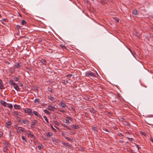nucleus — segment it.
I'll list each match as a JSON object with an SVG mask.
<instances>
[{
    "label": "nucleus",
    "mask_w": 153,
    "mask_h": 153,
    "mask_svg": "<svg viewBox=\"0 0 153 153\" xmlns=\"http://www.w3.org/2000/svg\"><path fill=\"white\" fill-rule=\"evenodd\" d=\"M23 122L24 124L27 125L28 124V123L29 122L26 119L24 120H23Z\"/></svg>",
    "instance_id": "obj_22"
},
{
    "label": "nucleus",
    "mask_w": 153,
    "mask_h": 153,
    "mask_svg": "<svg viewBox=\"0 0 153 153\" xmlns=\"http://www.w3.org/2000/svg\"><path fill=\"white\" fill-rule=\"evenodd\" d=\"M43 117H44V119L45 120L46 122H47V123H49V121L48 120V119H47V117L46 116H44Z\"/></svg>",
    "instance_id": "obj_31"
},
{
    "label": "nucleus",
    "mask_w": 153,
    "mask_h": 153,
    "mask_svg": "<svg viewBox=\"0 0 153 153\" xmlns=\"http://www.w3.org/2000/svg\"><path fill=\"white\" fill-rule=\"evenodd\" d=\"M59 111H60L61 112H65V111H64L62 110H60Z\"/></svg>",
    "instance_id": "obj_64"
},
{
    "label": "nucleus",
    "mask_w": 153,
    "mask_h": 153,
    "mask_svg": "<svg viewBox=\"0 0 153 153\" xmlns=\"http://www.w3.org/2000/svg\"><path fill=\"white\" fill-rule=\"evenodd\" d=\"M3 150L4 152H7H7V151L8 150V148L7 147H4V148L3 149Z\"/></svg>",
    "instance_id": "obj_25"
},
{
    "label": "nucleus",
    "mask_w": 153,
    "mask_h": 153,
    "mask_svg": "<svg viewBox=\"0 0 153 153\" xmlns=\"http://www.w3.org/2000/svg\"><path fill=\"white\" fill-rule=\"evenodd\" d=\"M86 76H91L92 77H96V74L94 72H91V71H88L86 73Z\"/></svg>",
    "instance_id": "obj_1"
},
{
    "label": "nucleus",
    "mask_w": 153,
    "mask_h": 153,
    "mask_svg": "<svg viewBox=\"0 0 153 153\" xmlns=\"http://www.w3.org/2000/svg\"><path fill=\"white\" fill-rule=\"evenodd\" d=\"M34 102L35 103H39V99H36L35 100Z\"/></svg>",
    "instance_id": "obj_35"
},
{
    "label": "nucleus",
    "mask_w": 153,
    "mask_h": 153,
    "mask_svg": "<svg viewBox=\"0 0 153 153\" xmlns=\"http://www.w3.org/2000/svg\"><path fill=\"white\" fill-rule=\"evenodd\" d=\"M32 134L30 132H29L28 133H27V135L29 136L30 137V134Z\"/></svg>",
    "instance_id": "obj_54"
},
{
    "label": "nucleus",
    "mask_w": 153,
    "mask_h": 153,
    "mask_svg": "<svg viewBox=\"0 0 153 153\" xmlns=\"http://www.w3.org/2000/svg\"><path fill=\"white\" fill-rule=\"evenodd\" d=\"M15 89L17 91H19L20 88L19 86L16 84L14 86Z\"/></svg>",
    "instance_id": "obj_15"
},
{
    "label": "nucleus",
    "mask_w": 153,
    "mask_h": 153,
    "mask_svg": "<svg viewBox=\"0 0 153 153\" xmlns=\"http://www.w3.org/2000/svg\"><path fill=\"white\" fill-rule=\"evenodd\" d=\"M1 102V104L3 105L4 107H5L6 106V105H7V103H6L3 100H1L0 102Z\"/></svg>",
    "instance_id": "obj_10"
},
{
    "label": "nucleus",
    "mask_w": 153,
    "mask_h": 153,
    "mask_svg": "<svg viewBox=\"0 0 153 153\" xmlns=\"http://www.w3.org/2000/svg\"><path fill=\"white\" fill-rule=\"evenodd\" d=\"M114 20L116 21L117 22H120V20L117 17H115L114 18Z\"/></svg>",
    "instance_id": "obj_34"
},
{
    "label": "nucleus",
    "mask_w": 153,
    "mask_h": 153,
    "mask_svg": "<svg viewBox=\"0 0 153 153\" xmlns=\"http://www.w3.org/2000/svg\"><path fill=\"white\" fill-rule=\"evenodd\" d=\"M16 27H17V28L18 29L19 28V27H20V26H19V25H17L16 26Z\"/></svg>",
    "instance_id": "obj_62"
},
{
    "label": "nucleus",
    "mask_w": 153,
    "mask_h": 153,
    "mask_svg": "<svg viewBox=\"0 0 153 153\" xmlns=\"http://www.w3.org/2000/svg\"><path fill=\"white\" fill-rule=\"evenodd\" d=\"M103 130L104 131H107V132H109V131L108 130L106 129V128H104V129H103Z\"/></svg>",
    "instance_id": "obj_55"
},
{
    "label": "nucleus",
    "mask_w": 153,
    "mask_h": 153,
    "mask_svg": "<svg viewBox=\"0 0 153 153\" xmlns=\"http://www.w3.org/2000/svg\"><path fill=\"white\" fill-rule=\"evenodd\" d=\"M38 123V121L37 120H34L33 121L31 122V128H35V125H36V124Z\"/></svg>",
    "instance_id": "obj_2"
},
{
    "label": "nucleus",
    "mask_w": 153,
    "mask_h": 153,
    "mask_svg": "<svg viewBox=\"0 0 153 153\" xmlns=\"http://www.w3.org/2000/svg\"><path fill=\"white\" fill-rule=\"evenodd\" d=\"M150 140L152 142H153V138H150Z\"/></svg>",
    "instance_id": "obj_60"
},
{
    "label": "nucleus",
    "mask_w": 153,
    "mask_h": 153,
    "mask_svg": "<svg viewBox=\"0 0 153 153\" xmlns=\"http://www.w3.org/2000/svg\"><path fill=\"white\" fill-rule=\"evenodd\" d=\"M41 62L43 64H45L46 61L44 59H42L41 60Z\"/></svg>",
    "instance_id": "obj_32"
},
{
    "label": "nucleus",
    "mask_w": 153,
    "mask_h": 153,
    "mask_svg": "<svg viewBox=\"0 0 153 153\" xmlns=\"http://www.w3.org/2000/svg\"><path fill=\"white\" fill-rule=\"evenodd\" d=\"M21 64V62L18 63L17 64V65H15L14 67H17L18 66H19V67L22 66Z\"/></svg>",
    "instance_id": "obj_42"
},
{
    "label": "nucleus",
    "mask_w": 153,
    "mask_h": 153,
    "mask_svg": "<svg viewBox=\"0 0 153 153\" xmlns=\"http://www.w3.org/2000/svg\"><path fill=\"white\" fill-rule=\"evenodd\" d=\"M65 122L66 124H68L69 123V121L68 120L67 118L65 120Z\"/></svg>",
    "instance_id": "obj_47"
},
{
    "label": "nucleus",
    "mask_w": 153,
    "mask_h": 153,
    "mask_svg": "<svg viewBox=\"0 0 153 153\" xmlns=\"http://www.w3.org/2000/svg\"><path fill=\"white\" fill-rule=\"evenodd\" d=\"M14 62H12L10 61V62H8L6 61H4V63L7 64V65H12L13 64Z\"/></svg>",
    "instance_id": "obj_11"
},
{
    "label": "nucleus",
    "mask_w": 153,
    "mask_h": 153,
    "mask_svg": "<svg viewBox=\"0 0 153 153\" xmlns=\"http://www.w3.org/2000/svg\"><path fill=\"white\" fill-rule=\"evenodd\" d=\"M30 137L32 138L34 140H36V137L33 134H30Z\"/></svg>",
    "instance_id": "obj_29"
},
{
    "label": "nucleus",
    "mask_w": 153,
    "mask_h": 153,
    "mask_svg": "<svg viewBox=\"0 0 153 153\" xmlns=\"http://www.w3.org/2000/svg\"><path fill=\"white\" fill-rule=\"evenodd\" d=\"M62 82L63 84H66L68 83V81L65 79L62 80Z\"/></svg>",
    "instance_id": "obj_23"
},
{
    "label": "nucleus",
    "mask_w": 153,
    "mask_h": 153,
    "mask_svg": "<svg viewBox=\"0 0 153 153\" xmlns=\"http://www.w3.org/2000/svg\"><path fill=\"white\" fill-rule=\"evenodd\" d=\"M67 118L68 119V120H70L71 121H72L73 119L72 117H67Z\"/></svg>",
    "instance_id": "obj_39"
},
{
    "label": "nucleus",
    "mask_w": 153,
    "mask_h": 153,
    "mask_svg": "<svg viewBox=\"0 0 153 153\" xmlns=\"http://www.w3.org/2000/svg\"><path fill=\"white\" fill-rule=\"evenodd\" d=\"M53 122L56 125H57V126H58L59 125V123L57 121H53Z\"/></svg>",
    "instance_id": "obj_37"
},
{
    "label": "nucleus",
    "mask_w": 153,
    "mask_h": 153,
    "mask_svg": "<svg viewBox=\"0 0 153 153\" xmlns=\"http://www.w3.org/2000/svg\"><path fill=\"white\" fill-rule=\"evenodd\" d=\"M63 145H66L67 146H70V145L69 144V143H63Z\"/></svg>",
    "instance_id": "obj_45"
},
{
    "label": "nucleus",
    "mask_w": 153,
    "mask_h": 153,
    "mask_svg": "<svg viewBox=\"0 0 153 153\" xmlns=\"http://www.w3.org/2000/svg\"><path fill=\"white\" fill-rule=\"evenodd\" d=\"M13 79L15 81L19 82V78L17 77H15Z\"/></svg>",
    "instance_id": "obj_26"
},
{
    "label": "nucleus",
    "mask_w": 153,
    "mask_h": 153,
    "mask_svg": "<svg viewBox=\"0 0 153 153\" xmlns=\"http://www.w3.org/2000/svg\"><path fill=\"white\" fill-rule=\"evenodd\" d=\"M59 105L62 108H64L66 107V105L62 101L60 102Z\"/></svg>",
    "instance_id": "obj_5"
},
{
    "label": "nucleus",
    "mask_w": 153,
    "mask_h": 153,
    "mask_svg": "<svg viewBox=\"0 0 153 153\" xmlns=\"http://www.w3.org/2000/svg\"><path fill=\"white\" fill-rule=\"evenodd\" d=\"M11 121H9L7 123V125L10 126L11 125Z\"/></svg>",
    "instance_id": "obj_46"
},
{
    "label": "nucleus",
    "mask_w": 153,
    "mask_h": 153,
    "mask_svg": "<svg viewBox=\"0 0 153 153\" xmlns=\"http://www.w3.org/2000/svg\"><path fill=\"white\" fill-rule=\"evenodd\" d=\"M38 140H35L33 141V143L35 144H36L38 143Z\"/></svg>",
    "instance_id": "obj_50"
},
{
    "label": "nucleus",
    "mask_w": 153,
    "mask_h": 153,
    "mask_svg": "<svg viewBox=\"0 0 153 153\" xmlns=\"http://www.w3.org/2000/svg\"><path fill=\"white\" fill-rule=\"evenodd\" d=\"M128 133V134H131V133L129 132L128 131H127L126 132V133Z\"/></svg>",
    "instance_id": "obj_63"
},
{
    "label": "nucleus",
    "mask_w": 153,
    "mask_h": 153,
    "mask_svg": "<svg viewBox=\"0 0 153 153\" xmlns=\"http://www.w3.org/2000/svg\"><path fill=\"white\" fill-rule=\"evenodd\" d=\"M8 105L7 107L10 109H11L13 108V105L9 103H7V105Z\"/></svg>",
    "instance_id": "obj_18"
},
{
    "label": "nucleus",
    "mask_w": 153,
    "mask_h": 153,
    "mask_svg": "<svg viewBox=\"0 0 153 153\" xmlns=\"http://www.w3.org/2000/svg\"><path fill=\"white\" fill-rule=\"evenodd\" d=\"M127 138H128V140L129 141H131L132 140H133V138H129V137H127Z\"/></svg>",
    "instance_id": "obj_48"
},
{
    "label": "nucleus",
    "mask_w": 153,
    "mask_h": 153,
    "mask_svg": "<svg viewBox=\"0 0 153 153\" xmlns=\"http://www.w3.org/2000/svg\"><path fill=\"white\" fill-rule=\"evenodd\" d=\"M24 129V128L22 127H19L18 128V130L19 132H23Z\"/></svg>",
    "instance_id": "obj_9"
},
{
    "label": "nucleus",
    "mask_w": 153,
    "mask_h": 153,
    "mask_svg": "<svg viewBox=\"0 0 153 153\" xmlns=\"http://www.w3.org/2000/svg\"><path fill=\"white\" fill-rule=\"evenodd\" d=\"M135 36L138 37H139L140 36V34L138 33L137 32H135Z\"/></svg>",
    "instance_id": "obj_36"
},
{
    "label": "nucleus",
    "mask_w": 153,
    "mask_h": 153,
    "mask_svg": "<svg viewBox=\"0 0 153 153\" xmlns=\"http://www.w3.org/2000/svg\"><path fill=\"white\" fill-rule=\"evenodd\" d=\"M72 76V74H69L66 75V76L69 78H71Z\"/></svg>",
    "instance_id": "obj_41"
},
{
    "label": "nucleus",
    "mask_w": 153,
    "mask_h": 153,
    "mask_svg": "<svg viewBox=\"0 0 153 153\" xmlns=\"http://www.w3.org/2000/svg\"><path fill=\"white\" fill-rule=\"evenodd\" d=\"M132 14L134 15H137V13H138L137 10L136 9H134L133 10L132 12Z\"/></svg>",
    "instance_id": "obj_14"
},
{
    "label": "nucleus",
    "mask_w": 153,
    "mask_h": 153,
    "mask_svg": "<svg viewBox=\"0 0 153 153\" xmlns=\"http://www.w3.org/2000/svg\"><path fill=\"white\" fill-rule=\"evenodd\" d=\"M25 113H27L29 115H31L32 114V111L30 109L27 108L25 110Z\"/></svg>",
    "instance_id": "obj_4"
},
{
    "label": "nucleus",
    "mask_w": 153,
    "mask_h": 153,
    "mask_svg": "<svg viewBox=\"0 0 153 153\" xmlns=\"http://www.w3.org/2000/svg\"><path fill=\"white\" fill-rule=\"evenodd\" d=\"M4 88V86L3 83L1 80L0 79V89H3Z\"/></svg>",
    "instance_id": "obj_12"
},
{
    "label": "nucleus",
    "mask_w": 153,
    "mask_h": 153,
    "mask_svg": "<svg viewBox=\"0 0 153 153\" xmlns=\"http://www.w3.org/2000/svg\"><path fill=\"white\" fill-rule=\"evenodd\" d=\"M61 134H62V135L63 136L65 135V133L64 132H62Z\"/></svg>",
    "instance_id": "obj_57"
},
{
    "label": "nucleus",
    "mask_w": 153,
    "mask_h": 153,
    "mask_svg": "<svg viewBox=\"0 0 153 153\" xmlns=\"http://www.w3.org/2000/svg\"><path fill=\"white\" fill-rule=\"evenodd\" d=\"M126 125L128 126H130V124L129 123H126Z\"/></svg>",
    "instance_id": "obj_59"
},
{
    "label": "nucleus",
    "mask_w": 153,
    "mask_h": 153,
    "mask_svg": "<svg viewBox=\"0 0 153 153\" xmlns=\"http://www.w3.org/2000/svg\"><path fill=\"white\" fill-rule=\"evenodd\" d=\"M9 71H10V72L11 73H13L14 72V70H13V69H11V70H9Z\"/></svg>",
    "instance_id": "obj_49"
},
{
    "label": "nucleus",
    "mask_w": 153,
    "mask_h": 153,
    "mask_svg": "<svg viewBox=\"0 0 153 153\" xmlns=\"http://www.w3.org/2000/svg\"><path fill=\"white\" fill-rule=\"evenodd\" d=\"M4 144L5 145V147H9L10 146V144L8 143V142H6L5 143H4Z\"/></svg>",
    "instance_id": "obj_17"
},
{
    "label": "nucleus",
    "mask_w": 153,
    "mask_h": 153,
    "mask_svg": "<svg viewBox=\"0 0 153 153\" xmlns=\"http://www.w3.org/2000/svg\"><path fill=\"white\" fill-rule=\"evenodd\" d=\"M49 97V99L51 100V101H53V100H54V98L51 96H50Z\"/></svg>",
    "instance_id": "obj_40"
},
{
    "label": "nucleus",
    "mask_w": 153,
    "mask_h": 153,
    "mask_svg": "<svg viewBox=\"0 0 153 153\" xmlns=\"http://www.w3.org/2000/svg\"><path fill=\"white\" fill-rule=\"evenodd\" d=\"M13 115L17 117H19L20 115L19 114V113L17 111H14L13 112Z\"/></svg>",
    "instance_id": "obj_7"
},
{
    "label": "nucleus",
    "mask_w": 153,
    "mask_h": 153,
    "mask_svg": "<svg viewBox=\"0 0 153 153\" xmlns=\"http://www.w3.org/2000/svg\"><path fill=\"white\" fill-rule=\"evenodd\" d=\"M49 69V68H46L45 70H46L47 71L48 70V71H49V70H48Z\"/></svg>",
    "instance_id": "obj_61"
},
{
    "label": "nucleus",
    "mask_w": 153,
    "mask_h": 153,
    "mask_svg": "<svg viewBox=\"0 0 153 153\" xmlns=\"http://www.w3.org/2000/svg\"><path fill=\"white\" fill-rule=\"evenodd\" d=\"M22 140H25L26 142V140L23 136H22Z\"/></svg>",
    "instance_id": "obj_52"
},
{
    "label": "nucleus",
    "mask_w": 153,
    "mask_h": 153,
    "mask_svg": "<svg viewBox=\"0 0 153 153\" xmlns=\"http://www.w3.org/2000/svg\"><path fill=\"white\" fill-rule=\"evenodd\" d=\"M42 138L45 140H48L49 139L48 138L46 137H43Z\"/></svg>",
    "instance_id": "obj_44"
},
{
    "label": "nucleus",
    "mask_w": 153,
    "mask_h": 153,
    "mask_svg": "<svg viewBox=\"0 0 153 153\" xmlns=\"http://www.w3.org/2000/svg\"><path fill=\"white\" fill-rule=\"evenodd\" d=\"M47 136L49 137H51L53 135L52 133L50 132H48V133H47Z\"/></svg>",
    "instance_id": "obj_28"
},
{
    "label": "nucleus",
    "mask_w": 153,
    "mask_h": 153,
    "mask_svg": "<svg viewBox=\"0 0 153 153\" xmlns=\"http://www.w3.org/2000/svg\"><path fill=\"white\" fill-rule=\"evenodd\" d=\"M65 139L68 141H69L70 142H71L72 141V140L71 139L65 136Z\"/></svg>",
    "instance_id": "obj_19"
},
{
    "label": "nucleus",
    "mask_w": 153,
    "mask_h": 153,
    "mask_svg": "<svg viewBox=\"0 0 153 153\" xmlns=\"http://www.w3.org/2000/svg\"><path fill=\"white\" fill-rule=\"evenodd\" d=\"M92 130H93L95 132L97 131V128L96 127L94 126L92 127Z\"/></svg>",
    "instance_id": "obj_27"
},
{
    "label": "nucleus",
    "mask_w": 153,
    "mask_h": 153,
    "mask_svg": "<svg viewBox=\"0 0 153 153\" xmlns=\"http://www.w3.org/2000/svg\"><path fill=\"white\" fill-rule=\"evenodd\" d=\"M47 108L49 110L52 111H54L55 109H56L54 106H51L50 105H48V107H47Z\"/></svg>",
    "instance_id": "obj_3"
},
{
    "label": "nucleus",
    "mask_w": 153,
    "mask_h": 153,
    "mask_svg": "<svg viewBox=\"0 0 153 153\" xmlns=\"http://www.w3.org/2000/svg\"><path fill=\"white\" fill-rule=\"evenodd\" d=\"M119 142L120 143H123V140H119Z\"/></svg>",
    "instance_id": "obj_58"
},
{
    "label": "nucleus",
    "mask_w": 153,
    "mask_h": 153,
    "mask_svg": "<svg viewBox=\"0 0 153 153\" xmlns=\"http://www.w3.org/2000/svg\"><path fill=\"white\" fill-rule=\"evenodd\" d=\"M9 83L10 85H12L14 86L16 84V83L14 82L13 80H10Z\"/></svg>",
    "instance_id": "obj_8"
},
{
    "label": "nucleus",
    "mask_w": 153,
    "mask_h": 153,
    "mask_svg": "<svg viewBox=\"0 0 153 153\" xmlns=\"http://www.w3.org/2000/svg\"><path fill=\"white\" fill-rule=\"evenodd\" d=\"M101 2V3L103 4H105L106 3V1L105 0H102Z\"/></svg>",
    "instance_id": "obj_43"
},
{
    "label": "nucleus",
    "mask_w": 153,
    "mask_h": 153,
    "mask_svg": "<svg viewBox=\"0 0 153 153\" xmlns=\"http://www.w3.org/2000/svg\"><path fill=\"white\" fill-rule=\"evenodd\" d=\"M26 23L27 22L25 21L24 20H22V22H21V24L22 25H23L26 24Z\"/></svg>",
    "instance_id": "obj_38"
},
{
    "label": "nucleus",
    "mask_w": 153,
    "mask_h": 153,
    "mask_svg": "<svg viewBox=\"0 0 153 153\" xmlns=\"http://www.w3.org/2000/svg\"><path fill=\"white\" fill-rule=\"evenodd\" d=\"M64 126L65 127L67 128V129H68L70 130L71 129L69 127H68V126Z\"/></svg>",
    "instance_id": "obj_53"
},
{
    "label": "nucleus",
    "mask_w": 153,
    "mask_h": 153,
    "mask_svg": "<svg viewBox=\"0 0 153 153\" xmlns=\"http://www.w3.org/2000/svg\"><path fill=\"white\" fill-rule=\"evenodd\" d=\"M2 135V132H0V137H1Z\"/></svg>",
    "instance_id": "obj_56"
},
{
    "label": "nucleus",
    "mask_w": 153,
    "mask_h": 153,
    "mask_svg": "<svg viewBox=\"0 0 153 153\" xmlns=\"http://www.w3.org/2000/svg\"><path fill=\"white\" fill-rule=\"evenodd\" d=\"M72 127L75 129H78L79 127L78 125H72Z\"/></svg>",
    "instance_id": "obj_21"
},
{
    "label": "nucleus",
    "mask_w": 153,
    "mask_h": 153,
    "mask_svg": "<svg viewBox=\"0 0 153 153\" xmlns=\"http://www.w3.org/2000/svg\"><path fill=\"white\" fill-rule=\"evenodd\" d=\"M130 52L132 54V55L136 59H137V58H138V56H137V55L134 53V52H132V51L130 49L129 50Z\"/></svg>",
    "instance_id": "obj_6"
},
{
    "label": "nucleus",
    "mask_w": 153,
    "mask_h": 153,
    "mask_svg": "<svg viewBox=\"0 0 153 153\" xmlns=\"http://www.w3.org/2000/svg\"><path fill=\"white\" fill-rule=\"evenodd\" d=\"M33 114L35 115L36 116H37L38 117H39L40 116V115L38 114L37 112L36 111H33Z\"/></svg>",
    "instance_id": "obj_20"
},
{
    "label": "nucleus",
    "mask_w": 153,
    "mask_h": 153,
    "mask_svg": "<svg viewBox=\"0 0 153 153\" xmlns=\"http://www.w3.org/2000/svg\"><path fill=\"white\" fill-rule=\"evenodd\" d=\"M14 108L15 109H19L20 108V106L19 105H14Z\"/></svg>",
    "instance_id": "obj_16"
},
{
    "label": "nucleus",
    "mask_w": 153,
    "mask_h": 153,
    "mask_svg": "<svg viewBox=\"0 0 153 153\" xmlns=\"http://www.w3.org/2000/svg\"><path fill=\"white\" fill-rule=\"evenodd\" d=\"M60 47L62 49H63L64 50H65V49H66V48L65 47V46H64V45H60Z\"/></svg>",
    "instance_id": "obj_30"
},
{
    "label": "nucleus",
    "mask_w": 153,
    "mask_h": 153,
    "mask_svg": "<svg viewBox=\"0 0 153 153\" xmlns=\"http://www.w3.org/2000/svg\"><path fill=\"white\" fill-rule=\"evenodd\" d=\"M52 90L51 88H48V91H49L50 92H52Z\"/></svg>",
    "instance_id": "obj_51"
},
{
    "label": "nucleus",
    "mask_w": 153,
    "mask_h": 153,
    "mask_svg": "<svg viewBox=\"0 0 153 153\" xmlns=\"http://www.w3.org/2000/svg\"><path fill=\"white\" fill-rule=\"evenodd\" d=\"M38 149L40 150H41L42 149L44 148V147L43 146L42 144H40L38 146Z\"/></svg>",
    "instance_id": "obj_13"
},
{
    "label": "nucleus",
    "mask_w": 153,
    "mask_h": 153,
    "mask_svg": "<svg viewBox=\"0 0 153 153\" xmlns=\"http://www.w3.org/2000/svg\"><path fill=\"white\" fill-rule=\"evenodd\" d=\"M44 112L45 113L47 114L48 115H49L50 114V113L49 112V111L45 109L44 110Z\"/></svg>",
    "instance_id": "obj_33"
},
{
    "label": "nucleus",
    "mask_w": 153,
    "mask_h": 153,
    "mask_svg": "<svg viewBox=\"0 0 153 153\" xmlns=\"http://www.w3.org/2000/svg\"><path fill=\"white\" fill-rule=\"evenodd\" d=\"M117 134V135L119 137H123L124 136L123 134L120 132H118Z\"/></svg>",
    "instance_id": "obj_24"
}]
</instances>
